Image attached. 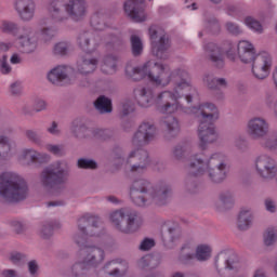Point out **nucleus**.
I'll return each instance as SVG.
<instances>
[{
  "instance_id": "1",
  "label": "nucleus",
  "mask_w": 277,
  "mask_h": 277,
  "mask_svg": "<svg viewBox=\"0 0 277 277\" xmlns=\"http://www.w3.org/2000/svg\"><path fill=\"white\" fill-rule=\"evenodd\" d=\"M126 72L134 81H141L144 77H148L151 83L162 88L169 85L170 81H174L173 92L163 91L155 98L156 109L159 114H174L179 109H183V98L185 103L189 104L195 96H198L196 89L192 88V83L187 80L189 74L185 70L172 71L168 65L148 61L141 67L128 66Z\"/></svg>"
},
{
  "instance_id": "2",
  "label": "nucleus",
  "mask_w": 277,
  "mask_h": 277,
  "mask_svg": "<svg viewBox=\"0 0 277 277\" xmlns=\"http://www.w3.org/2000/svg\"><path fill=\"white\" fill-rule=\"evenodd\" d=\"M78 230L74 235V241L80 248L77 261L67 269L68 277H90V269L101 267L105 262V250L92 245L88 237H101L103 235V223L101 219L85 214L78 219Z\"/></svg>"
},
{
  "instance_id": "3",
  "label": "nucleus",
  "mask_w": 277,
  "mask_h": 277,
  "mask_svg": "<svg viewBox=\"0 0 277 277\" xmlns=\"http://www.w3.org/2000/svg\"><path fill=\"white\" fill-rule=\"evenodd\" d=\"M50 15L40 21L41 36L43 40L49 41L55 38L54 23H81L88 16V2L85 0H50L48 5Z\"/></svg>"
},
{
  "instance_id": "4",
  "label": "nucleus",
  "mask_w": 277,
  "mask_h": 277,
  "mask_svg": "<svg viewBox=\"0 0 277 277\" xmlns=\"http://www.w3.org/2000/svg\"><path fill=\"white\" fill-rule=\"evenodd\" d=\"M230 164L222 151L194 154L188 160V172L194 176H206L212 185H222L228 179Z\"/></svg>"
},
{
  "instance_id": "5",
  "label": "nucleus",
  "mask_w": 277,
  "mask_h": 277,
  "mask_svg": "<svg viewBox=\"0 0 277 277\" xmlns=\"http://www.w3.org/2000/svg\"><path fill=\"white\" fill-rule=\"evenodd\" d=\"M172 196V186L167 182L156 185L147 179H137L130 185V198L136 207H149L167 205L168 198Z\"/></svg>"
},
{
  "instance_id": "6",
  "label": "nucleus",
  "mask_w": 277,
  "mask_h": 277,
  "mask_svg": "<svg viewBox=\"0 0 277 277\" xmlns=\"http://www.w3.org/2000/svg\"><path fill=\"white\" fill-rule=\"evenodd\" d=\"M29 196L27 181L12 171L0 174V198L3 202H21Z\"/></svg>"
},
{
  "instance_id": "7",
  "label": "nucleus",
  "mask_w": 277,
  "mask_h": 277,
  "mask_svg": "<svg viewBox=\"0 0 277 277\" xmlns=\"http://www.w3.org/2000/svg\"><path fill=\"white\" fill-rule=\"evenodd\" d=\"M70 179V164L66 160H56L44 167L39 174V183L49 192H62Z\"/></svg>"
},
{
  "instance_id": "8",
  "label": "nucleus",
  "mask_w": 277,
  "mask_h": 277,
  "mask_svg": "<svg viewBox=\"0 0 277 277\" xmlns=\"http://www.w3.org/2000/svg\"><path fill=\"white\" fill-rule=\"evenodd\" d=\"M109 222L118 233L133 235L142 228L143 220L135 210L121 208L109 213Z\"/></svg>"
},
{
  "instance_id": "9",
  "label": "nucleus",
  "mask_w": 277,
  "mask_h": 277,
  "mask_svg": "<svg viewBox=\"0 0 277 277\" xmlns=\"http://www.w3.org/2000/svg\"><path fill=\"white\" fill-rule=\"evenodd\" d=\"M214 267L221 277L226 276V272H238L241 267V260L235 250L225 249L214 259Z\"/></svg>"
},
{
  "instance_id": "10",
  "label": "nucleus",
  "mask_w": 277,
  "mask_h": 277,
  "mask_svg": "<svg viewBox=\"0 0 277 277\" xmlns=\"http://www.w3.org/2000/svg\"><path fill=\"white\" fill-rule=\"evenodd\" d=\"M253 170L262 181H272L277 173V159L269 154H259L253 159Z\"/></svg>"
},
{
  "instance_id": "11",
  "label": "nucleus",
  "mask_w": 277,
  "mask_h": 277,
  "mask_svg": "<svg viewBox=\"0 0 277 277\" xmlns=\"http://www.w3.org/2000/svg\"><path fill=\"white\" fill-rule=\"evenodd\" d=\"M150 166V156L144 148H136L130 151L124 162V170L131 174H144Z\"/></svg>"
},
{
  "instance_id": "12",
  "label": "nucleus",
  "mask_w": 277,
  "mask_h": 277,
  "mask_svg": "<svg viewBox=\"0 0 277 277\" xmlns=\"http://www.w3.org/2000/svg\"><path fill=\"white\" fill-rule=\"evenodd\" d=\"M157 137V126L155 122L144 120L132 136L133 146H148Z\"/></svg>"
},
{
  "instance_id": "13",
  "label": "nucleus",
  "mask_w": 277,
  "mask_h": 277,
  "mask_svg": "<svg viewBox=\"0 0 277 277\" xmlns=\"http://www.w3.org/2000/svg\"><path fill=\"white\" fill-rule=\"evenodd\" d=\"M17 49L21 53H34L38 49V36L31 26H23L17 35Z\"/></svg>"
},
{
  "instance_id": "14",
  "label": "nucleus",
  "mask_w": 277,
  "mask_h": 277,
  "mask_svg": "<svg viewBox=\"0 0 277 277\" xmlns=\"http://www.w3.org/2000/svg\"><path fill=\"white\" fill-rule=\"evenodd\" d=\"M129 272V262L122 258L107 261L98 273V277H124Z\"/></svg>"
},
{
  "instance_id": "15",
  "label": "nucleus",
  "mask_w": 277,
  "mask_h": 277,
  "mask_svg": "<svg viewBox=\"0 0 277 277\" xmlns=\"http://www.w3.org/2000/svg\"><path fill=\"white\" fill-rule=\"evenodd\" d=\"M18 161L25 168H29V166H44V163L51 161V156L47 153H40L35 148H24L18 156Z\"/></svg>"
},
{
  "instance_id": "16",
  "label": "nucleus",
  "mask_w": 277,
  "mask_h": 277,
  "mask_svg": "<svg viewBox=\"0 0 277 277\" xmlns=\"http://www.w3.org/2000/svg\"><path fill=\"white\" fill-rule=\"evenodd\" d=\"M246 130L251 140H263L269 135V122L263 117H252L247 121Z\"/></svg>"
},
{
  "instance_id": "17",
  "label": "nucleus",
  "mask_w": 277,
  "mask_h": 277,
  "mask_svg": "<svg viewBox=\"0 0 277 277\" xmlns=\"http://www.w3.org/2000/svg\"><path fill=\"white\" fill-rule=\"evenodd\" d=\"M75 69L68 65H58L48 72V81L53 85H64L75 81Z\"/></svg>"
},
{
  "instance_id": "18",
  "label": "nucleus",
  "mask_w": 277,
  "mask_h": 277,
  "mask_svg": "<svg viewBox=\"0 0 277 277\" xmlns=\"http://www.w3.org/2000/svg\"><path fill=\"white\" fill-rule=\"evenodd\" d=\"M149 37L151 40V52L159 60H166L168 55H166V51L170 49V39L168 36L162 35L158 36L157 26L149 27ZM157 38L159 40L157 41Z\"/></svg>"
},
{
  "instance_id": "19",
  "label": "nucleus",
  "mask_w": 277,
  "mask_h": 277,
  "mask_svg": "<svg viewBox=\"0 0 277 277\" xmlns=\"http://www.w3.org/2000/svg\"><path fill=\"white\" fill-rule=\"evenodd\" d=\"M251 64L255 79L263 80L269 77V70H272V55L269 53L258 54Z\"/></svg>"
},
{
  "instance_id": "20",
  "label": "nucleus",
  "mask_w": 277,
  "mask_h": 277,
  "mask_svg": "<svg viewBox=\"0 0 277 277\" xmlns=\"http://www.w3.org/2000/svg\"><path fill=\"white\" fill-rule=\"evenodd\" d=\"M199 148L207 150L209 144H215L220 135L212 122H199L198 127Z\"/></svg>"
},
{
  "instance_id": "21",
  "label": "nucleus",
  "mask_w": 277,
  "mask_h": 277,
  "mask_svg": "<svg viewBox=\"0 0 277 277\" xmlns=\"http://www.w3.org/2000/svg\"><path fill=\"white\" fill-rule=\"evenodd\" d=\"M192 111L198 118V122L214 123L220 118V110L213 103L200 104L198 107H194Z\"/></svg>"
},
{
  "instance_id": "22",
  "label": "nucleus",
  "mask_w": 277,
  "mask_h": 277,
  "mask_svg": "<svg viewBox=\"0 0 277 277\" xmlns=\"http://www.w3.org/2000/svg\"><path fill=\"white\" fill-rule=\"evenodd\" d=\"M14 10L21 21L29 23L36 16V0H14Z\"/></svg>"
},
{
  "instance_id": "23",
  "label": "nucleus",
  "mask_w": 277,
  "mask_h": 277,
  "mask_svg": "<svg viewBox=\"0 0 277 277\" xmlns=\"http://www.w3.org/2000/svg\"><path fill=\"white\" fill-rule=\"evenodd\" d=\"M124 12L134 23H144L146 12L144 11V0H128L124 3Z\"/></svg>"
},
{
  "instance_id": "24",
  "label": "nucleus",
  "mask_w": 277,
  "mask_h": 277,
  "mask_svg": "<svg viewBox=\"0 0 277 277\" xmlns=\"http://www.w3.org/2000/svg\"><path fill=\"white\" fill-rule=\"evenodd\" d=\"M237 53L242 64H252V62L256 60V56L259 55L256 54L254 45L248 40H242L238 42Z\"/></svg>"
},
{
  "instance_id": "25",
  "label": "nucleus",
  "mask_w": 277,
  "mask_h": 277,
  "mask_svg": "<svg viewBox=\"0 0 277 277\" xmlns=\"http://www.w3.org/2000/svg\"><path fill=\"white\" fill-rule=\"evenodd\" d=\"M207 57L216 68H224V50L217 44L210 42L205 47Z\"/></svg>"
},
{
  "instance_id": "26",
  "label": "nucleus",
  "mask_w": 277,
  "mask_h": 277,
  "mask_svg": "<svg viewBox=\"0 0 277 277\" xmlns=\"http://www.w3.org/2000/svg\"><path fill=\"white\" fill-rule=\"evenodd\" d=\"M78 45L84 53H94V50L98 48V39L94 34L84 31L78 36Z\"/></svg>"
},
{
  "instance_id": "27",
  "label": "nucleus",
  "mask_w": 277,
  "mask_h": 277,
  "mask_svg": "<svg viewBox=\"0 0 277 277\" xmlns=\"http://www.w3.org/2000/svg\"><path fill=\"white\" fill-rule=\"evenodd\" d=\"M69 131L76 140H88L90 135H92V131L88 126H85V122H83L81 119L77 118L74 119L69 126Z\"/></svg>"
},
{
  "instance_id": "28",
  "label": "nucleus",
  "mask_w": 277,
  "mask_h": 277,
  "mask_svg": "<svg viewBox=\"0 0 277 277\" xmlns=\"http://www.w3.org/2000/svg\"><path fill=\"white\" fill-rule=\"evenodd\" d=\"M77 68L81 75H90L98 68V60L90 55H84L78 61Z\"/></svg>"
},
{
  "instance_id": "29",
  "label": "nucleus",
  "mask_w": 277,
  "mask_h": 277,
  "mask_svg": "<svg viewBox=\"0 0 277 277\" xmlns=\"http://www.w3.org/2000/svg\"><path fill=\"white\" fill-rule=\"evenodd\" d=\"M252 222H254V214L251 209H242L238 213L236 226L238 230H250L252 227Z\"/></svg>"
},
{
  "instance_id": "30",
  "label": "nucleus",
  "mask_w": 277,
  "mask_h": 277,
  "mask_svg": "<svg viewBox=\"0 0 277 277\" xmlns=\"http://www.w3.org/2000/svg\"><path fill=\"white\" fill-rule=\"evenodd\" d=\"M166 232L163 234L164 243H176L181 239L183 232L177 223H167L164 225Z\"/></svg>"
},
{
  "instance_id": "31",
  "label": "nucleus",
  "mask_w": 277,
  "mask_h": 277,
  "mask_svg": "<svg viewBox=\"0 0 277 277\" xmlns=\"http://www.w3.org/2000/svg\"><path fill=\"white\" fill-rule=\"evenodd\" d=\"M161 127L167 133L168 137H176L179 131H181V126L179 124V119L174 116H168L162 118Z\"/></svg>"
},
{
  "instance_id": "32",
  "label": "nucleus",
  "mask_w": 277,
  "mask_h": 277,
  "mask_svg": "<svg viewBox=\"0 0 277 277\" xmlns=\"http://www.w3.org/2000/svg\"><path fill=\"white\" fill-rule=\"evenodd\" d=\"M203 85H206L208 90H226V88H228V80L206 74L203 76Z\"/></svg>"
},
{
  "instance_id": "33",
  "label": "nucleus",
  "mask_w": 277,
  "mask_h": 277,
  "mask_svg": "<svg viewBox=\"0 0 277 277\" xmlns=\"http://www.w3.org/2000/svg\"><path fill=\"white\" fill-rule=\"evenodd\" d=\"M189 155H192V145L187 143L177 144L171 150V159L173 161H183Z\"/></svg>"
},
{
  "instance_id": "34",
  "label": "nucleus",
  "mask_w": 277,
  "mask_h": 277,
  "mask_svg": "<svg viewBox=\"0 0 277 277\" xmlns=\"http://www.w3.org/2000/svg\"><path fill=\"white\" fill-rule=\"evenodd\" d=\"M55 228H62V223L57 220L45 221L41 224L39 229V236L41 239H51L53 237V230Z\"/></svg>"
},
{
  "instance_id": "35",
  "label": "nucleus",
  "mask_w": 277,
  "mask_h": 277,
  "mask_svg": "<svg viewBox=\"0 0 277 277\" xmlns=\"http://www.w3.org/2000/svg\"><path fill=\"white\" fill-rule=\"evenodd\" d=\"M134 94H136L141 107H150L153 105V90L147 88L135 89Z\"/></svg>"
},
{
  "instance_id": "36",
  "label": "nucleus",
  "mask_w": 277,
  "mask_h": 277,
  "mask_svg": "<svg viewBox=\"0 0 277 277\" xmlns=\"http://www.w3.org/2000/svg\"><path fill=\"white\" fill-rule=\"evenodd\" d=\"M118 68V56L107 55L104 57L101 65V70L104 75H114Z\"/></svg>"
},
{
  "instance_id": "37",
  "label": "nucleus",
  "mask_w": 277,
  "mask_h": 277,
  "mask_svg": "<svg viewBox=\"0 0 277 277\" xmlns=\"http://www.w3.org/2000/svg\"><path fill=\"white\" fill-rule=\"evenodd\" d=\"M186 171H187V176L184 181V189L188 194H196V192H198V188H199V184L196 177L201 175H194L189 173V162L186 164Z\"/></svg>"
},
{
  "instance_id": "38",
  "label": "nucleus",
  "mask_w": 277,
  "mask_h": 277,
  "mask_svg": "<svg viewBox=\"0 0 277 277\" xmlns=\"http://www.w3.org/2000/svg\"><path fill=\"white\" fill-rule=\"evenodd\" d=\"M94 107L100 114H111V100L105 95H101L95 100Z\"/></svg>"
},
{
  "instance_id": "39",
  "label": "nucleus",
  "mask_w": 277,
  "mask_h": 277,
  "mask_svg": "<svg viewBox=\"0 0 277 277\" xmlns=\"http://www.w3.org/2000/svg\"><path fill=\"white\" fill-rule=\"evenodd\" d=\"M141 267H150V269H155L161 265V254L155 253L145 255L140 261Z\"/></svg>"
},
{
  "instance_id": "40",
  "label": "nucleus",
  "mask_w": 277,
  "mask_h": 277,
  "mask_svg": "<svg viewBox=\"0 0 277 277\" xmlns=\"http://www.w3.org/2000/svg\"><path fill=\"white\" fill-rule=\"evenodd\" d=\"M219 202L223 209H233L235 207V195L230 190H223L219 194Z\"/></svg>"
},
{
  "instance_id": "41",
  "label": "nucleus",
  "mask_w": 277,
  "mask_h": 277,
  "mask_svg": "<svg viewBox=\"0 0 277 277\" xmlns=\"http://www.w3.org/2000/svg\"><path fill=\"white\" fill-rule=\"evenodd\" d=\"M0 30L2 31V34H8L9 36L18 37L21 35V26L10 21H2L0 25Z\"/></svg>"
},
{
  "instance_id": "42",
  "label": "nucleus",
  "mask_w": 277,
  "mask_h": 277,
  "mask_svg": "<svg viewBox=\"0 0 277 277\" xmlns=\"http://www.w3.org/2000/svg\"><path fill=\"white\" fill-rule=\"evenodd\" d=\"M205 29L210 31V34H220L222 31V24H220V19L215 16H208L203 22Z\"/></svg>"
},
{
  "instance_id": "43",
  "label": "nucleus",
  "mask_w": 277,
  "mask_h": 277,
  "mask_svg": "<svg viewBox=\"0 0 277 277\" xmlns=\"http://www.w3.org/2000/svg\"><path fill=\"white\" fill-rule=\"evenodd\" d=\"M196 259V255L194 254V250L192 247L185 245L181 248V252L179 255V261L182 263V265H189L192 261Z\"/></svg>"
},
{
  "instance_id": "44",
  "label": "nucleus",
  "mask_w": 277,
  "mask_h": 277,
  "mask_svg": "<svg viewBox=\"0 0 277 277\" xmlns=\"http://www.w3.org/2000/svg\"><path fill=\"white\" fill-rule=\"evenodd\" d=\"M260 140L262 148H265L266 150H277V132H272Z\"/></svg>"
},
{
  "instance_id": "45",
  "label": "nucleus",
  "mask_w": 277,
  "mask_h": 277,
  "mask_svg": "<svg viewBox=\"0 0 277 277\" xmlns=\"http://www.w3.org/2000/svg\"><path fill=\"white\" fill-rule=\"evenodd\" d=\"M211 247L209 245H199L196 248L195 259L201 263L211 259Z\"/></svg>"
},
{
  "instance_id": "46",
  "label": "nucleus",
  "mask_w": 277,
  "mask_h": 277,
  "mask_svg": "<svg viewBox=\"0 0 277 277\" xmlns=\"http://www.w3.org/2000/svg\"><path fill=\"white\" fill-rule=\"evenodd\" d=\"M11 147L8 143V137L0 135V161H10L12 154H10Z\"/></svg>"
},
{
  "instance_id": "47",
  "label": "nucleus",
  "mask_w": 277,
  "mask_h": 277,
  "mask_svg": "<svg viewBox=\"0 0 277 277\" xmlns=\"http://www.w3.org/2000/svg\"><path fill=\"white\" fill-rule=\"evenodd\" d=\"M130 42L133 57H140V55L144 53V43H142V39L136 35H132L130 37Z\"/></svg>"
},
{
  "instance_id": "48",
  "label": "nucleus",
  "mask_w": 277,
  "mask_h": 277,
  "mask_svg": "<svg viewBox=\"0 0 277 277\" xmlns=\"http://www.w3.org/2000/svg\"><path fill=\"white\" fill-rule=\"evenodd\" d=\"M245 25L251 29V31H254V34H264L265 28L263 27V24L259 22V19L252 17V16H247L245 18Z\"/></svg>"
},
{
  "instance_id": "49",
  "label": "nucleus",
  "mask_w": 277,
  "mask_h": 277,
  "mask_svg": "<svg viewBox=\"0 0 277 277\" xmlns=\"http://www.w3.org/2000/svg\"><path fill=\"white\" fill-rule=\"evenodd\" d=\"M72 49V44L68 41H61L54 45L53 53L54 55H68Z\"/></svg>"
},
{
  "instance_id": "50",
  "label": "nucleus",
  "mask_w": 277,
  "mask_h": 277,
  "mask_svg": "<svg viewBox=\"0 0 277 277\" xmlns=\"http://www.w3.org/2000/svg\"><path fill=\"white\" fill-rule=\"evenodd\" d=\"M77 167L80 170H97L98 169V163L95 162L94 159L79 158L78 161H77Z\"/></svg>"
},
{
  "instance_id": "51",
  "label": "nucleus",
  "mask_w": 277,
  "mask_h": 277,
  "mask_svg": "<svg viewBox=\"0 0 277 277\" xmlns=\"http://www.w3.org/2000/svg\"><path fill=\"white\" fill-rule=\"evenodd\" d=\"M24 137L31 144H42V136L39 135L36 129H26L24 131Z\"/></svg>"
},
{
  "instance_id": "52",
  "label": "nucleus",
  "mask_w": 277,
  "mask_h": 277,
  "mask_svg": "<svg viewBox=\"0 0 277 277\" xmlns=\"http://www.w3.org/2000/svg\"><path fill=\"white\" fill-rule=\"evenodd\" d=\"M45 150L55 157H64L66 155L64 151V145L48 144L45 145Z\"/></svg>"
},
{
  "instance_id": "53",
  "label": "nucleus",
  "mask_w": 277,
  "mask_h": 277,
  "mask_svg": "<svg viewBox=\"0 0 277 277\" xmlns=\"http://www.w3.org/2000/svg\"><path fill=\"white\" fill-rule=\"evenodd\" d=\"M225 29L227 34H230L232 36H241V34H243V29H241V26L235 22H227L225 24Z\"/></svg>"
},
{
  "instance_id": "54",
  "label": "nucleus",
  "mask_w": 277,
  "mask_h": 277,
  "mask_svg": "<svg viewBox=\"0 0 277 277\" xmlns=\"http://www.w3.org/2000/svg\"><path fill=\"white\" fill-rule=\"evenodd\" d=\"M93 135L100 137V140H111L114 137V131L109 129H96L93 131Z\"/></svg>"
},
{
  "instance_id": "55",
  "label": "nucleus",
  "mask_w": 277,
  "mask_h": 277,
  "mask_svg": "<svg viewBox=\"0 0 277 277\" xmlns=\"http://www.w3.org/2000/svg\"><path fill=\"white\" fill-rule=\"evenodd\" d=\"M91 26L96 31H103L105 29V23H103L101 15L96 13L91 17Z\"/></svg>"
},
{
  "instance_id": "56",
  "label": "nucleus",
  "mask_w": 277,
  "mask_h": 277,
  "mask_svg": "<svg viewBox=\"0 0 277 277\" xmlns=\"http://www.w3.org/2000/svg\"><path fill=\"white\" fill-rule=\"evenodd\" d=\"M108 44H111L115 51H120L124 47V41L119 36H111Z\"/></svg>"
},
{
  "instance_id": "57",
  "label": "nucleus",
  "mask_w": 277,
  "mask_h": 277,
  "mask_svg": "<svg viewBox=\"0 0 277 277\" xmlns=\"http://www.w3.org/2000/svg\"><path fill=\"white\" fill-rule=\"evenodd\" d=\"M227 50H226V55L228 57V60H230L232 62H235V60H237V47L235 45V43L227 41Z\"/></svg>"
},
{
  "instance_id": "58",
  "label": "nucleus",
  "mask_w": 277,
  "mask_h": 277,
  "mask_svg": "<svg viewBox=\"0 0 277 277\" xmlns=\"http://www.w3.org/2000/svg\"><path fill=\"white\" fill-rule=\"evenodd\" d=\"M234 145L236 146V148H238V150H247L248 140L246 138V136L239 135L235 138Z\"/></svg>"
},
{
  "instance_id": "59",
  "label": "nucleus",
  "mask_w": 277,
  "mask_h": 277,
  "mask_svg": "<svg viewBox=\"0 0 277 277\" xmlns=\"http://www.w3.org/2000/svg\"><path fill=\"white\" fill-rule=\"evenodd\" d=\"M276 239H277L276 233H274V230H272V229L267 230L264 234L265 246H274V243H276Z\"/></svg>"
},
{
  "instance_id": "60",
  "label": "nucleus",
  "mask_w": 277,
  "mask_h": 277,
  "mask_svg": "<svg viewBox=\"0 0 277 277\" xmlns=\"http://www.w3.org/2000/svg\"><path fill=\"white\" fill-rule=\"evenodd\" d=\"M47 132L55 137L62 135V130H60V124L56 121H52L50 123V126L47 128Z\"/></svg>"
},
{
  "instance_id": "61",
  "label": "nucleus",
  "mask_w": 277,
  "mask_h": 277,
  "mask_svg": "<svg viewBox=\"0 0 277 277\" xmlns=\"http://www.w3.org/2000/svg\"><path fill=\"white\" fill-rule=\"evenodd\" d=\"M264 207H265V210L268 211V213H276L277 211V203L271 197L264 200Z\"/></svg>"
},
{
  "instance_id": "62",
  "label": "nucleus",
  "mask_w": 277,
  "mask_h": 277,
  "mask_svg": "<svg viewBox=\"0 0 277 277\" xmlns=\"http://www.w3.org/2000/svg\"><path fill=\"white\" fill-rule=\"evenodd\" d=\"M10 224L14 233H16L17 235L25 233V224L23 222L13 220Z\"/></svg>"
},
{
  "instance_id": "63",
  "label": "nucleus",
  "mask_w": 277,
  "mask_h": 277,
  "mask_svg": "<svg viewBox=\"0 0 277 277\" xmlns=\"http://www.w3.org/2000/svg\"><path fill=\"white\" fill-rule=\"evenodd\" d=\"M10 259L11 262L14 263V265H21L22 263H25V261H27V255L16 252L13 253Z\"/></svg>"
},
{
  "instance_id": "64",
  "label": "nucleus",
  "mask_w": 277,
  "mask_h": 277,
  "mask_svg": "<svg viewBox=\"0 0 277 277\" xmlns=\"http://www.w3.org/2000/svg\"><path fill=\"white\" fill-rule=\"evenodd\" d=\"M11 96H21L23 94V85L21 82H14L10 87Z\"/></svg>"
}]
</instances>
